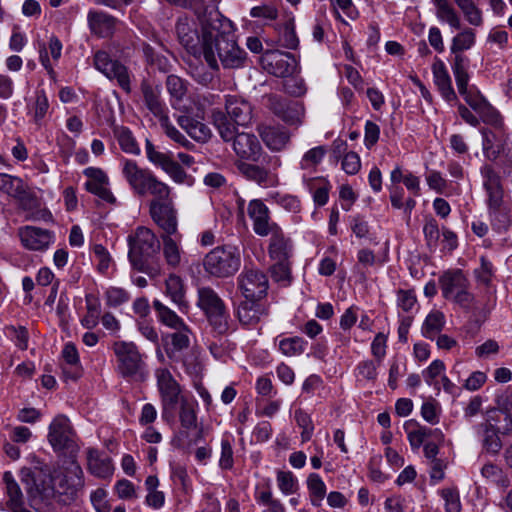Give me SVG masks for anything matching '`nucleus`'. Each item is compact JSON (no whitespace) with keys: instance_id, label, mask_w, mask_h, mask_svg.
<instances>
[{"instance_id":"f257e3e1","label":"nucleus","mask_w":512,"mask_h":512,"mask_svg":"<svg viewBox=\"0 0 512 512\" xmlns=\"http://www.w3.org/2000/svg\"><path fill=\"white\" fill-rule=\"evenodd\" d=\"M213 24L204 33V49L201 53L213 71L241 69L246 65L247 52L237 42L233 23L221 13H213Z\"/></svg>"},{"instance_id":"f03ea898","label":"nucleus","mask_w":512,"mask_h":512,"mask_svg":"<svg viewBox=\"0 0 512 512\" xmlns=\"http://www.w3.org/2000/svg\"><path fill=\"white\" fill-rule=\"evenodd\" d=\"M439 286L446 300L454 302L463 309L471 310L478 318L486 319L496 303L493 293H488L483 301L475 300L474 295L469 291L470 282L460 269L445 271L439 277Z\"/></svg>"},{"instance_id":"7ed1b4c3","label":"nucleus","mask_w":512,"mask_h":512,"mask_svg":"<svg viewBox=\"0 0 512 512\" xmlns=\"http://www.w3.org/2000/svg\"><path fill=\"white\" fill-rule=\"evenodd\" d=\"M128 259L132 267L151 277L160 274V265L154 262L160 250L161 243L155 232L145 226H139L128 237Z\"/></svg>"},{"instance_id":"20e7f679","label":"nucleus","mask_w":512,"mask_h":512,"mask_svg":"<svg viewBox=\"0 0 512 512\" xmlns=\"http://www.w3.org/2000/svg\"><path fill=\"white\" fill-rule=\"evenodd\" d=\"M214 12L220 13L216 4L205 6L203 11L197 10V19L187 14L177 18L175 33L179 43L189 54L195 57L201 56L204 49V33L208 30V26L213 24Z\"/></svg>"},{"instance_id":"39448f33","label":"nucleus","mask_w":512,"mask_h":512,"mask_svg":"<svg viewBox=\"0 0 512 512\" xmlns=\"http://www.w3.org/2000/svg\"><path fill=\"white\" fill-rule=\"evenodd\" d=\"M122 175L134 195L138 197L151 196V200H164L172 197V189L161 181L152 170L141 167L131 159L122 161Z\"/></svg>"},{"instance_id":"423d86ee","label":"nucleus","mask_w":512,"mask_h":512,"mask_svg":"<svg viewBox=\"0 0 512 512\" xmlns=\"http://www.w3.org/2000/svg\"><path fill=\"white\" fill-rule=\"evenodd\" d=\"M112 351L116 358L117 373L129 380L144 381L148 376L145 355L134 342L115 341Z\"/></svg>"},{"instance_id":"0eeeda50","label":"nucleus","mask_w":512,"mask_h":512,"mask_svg":"<svg viewBox=\"0 0 512 512\" xmlns=\"http://www.w3.org/2000/svg\"><path fill=\"white\" fill-rule=\"evenodd\" d=\"M154 376L160 398L161 417L164 421L171 422L175 419L178 401L187 395L168 368H157Z\"/></svg>"},{"instance_id":"6e6552de","label":"nucleus","mask_w":512,"mask_h":512,"mask_svg":"<svg viewBox=\"0 0 512 512\" xmlns=\"http://www.w3.org/2000/svg\"><path fill=\"white\" fill-rule=\"evenodd\" d=\"M48 441L54 451L63 452L72 458L71 466L75 475H82L81 467L76 463L79 446L76 442V433L70 420L65 415L56 416L49 425Z\"/></svg>"},{"instance_id":"1a4fd4ad","label":"nucleus","mask_w":512,"mask_h":512,"mask_svg":"<svg viewBox=\"0 0 512 512\" xmlns=\"http://www.w3.org/2000/svg\"><path fill=\"white\" fill-rule=\"evenodd\" d=\"M241 266V253L236 246L222 245L213 248L203 259V268L210 276L228 278Z\"/></svg>"},{"instance_id":"9d476101","label":"nucleus","mask_w":512,"mask_h":512,"mask_svg":"<svg viewBox=\"0 0 512 512\" xmlns=\"http://www.w3.org/2000/svg\"><path fill=\"white\" fill-rule=\"evenodd\" d=\"M500 416V410L491 409L487 412L485 420L474 427L482 453L497 456L502 449L500 429L497 425L500 422Z\"/></svg>"},{"instance_id":"9b49d317","label":"nucleus","mask_w":512,"mask_h":512,"mask_svg":"<svg viewBox=\"0 0 512 512\" xmlns=\"http://www.w3.org/2000/svg\"><path fill=\"white\" fill-rule=\"evenodd\" d=\"M21 482L31 502L48 501L55 495L51 478L40 470L22 469Z\"/></svg>"},{"instance_id":"f8f14e48","label":"nucleus","mask_w":512,"mask_h":512,"mask_svg":"<svg viewBox=\"0 0 512 512\" xmlns=\"http://www.w3.org/2000/svg\"><path fill=\"white\" fill-rule=\"evenodd\" d=\"M237 286L245 299L263 300L267 295L269 281L264 272L244 268L237 277Z\"/></svg>"},{"instance_id":"ddd939ff","label":"nucleus","mask_w":512,"mask_h":512,"mask_svg":"<svg viewBox=\"0 0 512 512\" xmlns=\"http://www.w3.org/2000/svg\"><path fill=\"white\" fill-rule=\"evenodd\" d=\"M148 207L151 219L163 231L162 234H176L178 218L172 197L161 201L150 200Z\"/></svg>"},{"instance_id":"4468645a","label":"nucleus","mask_w":512,"mask_h":512,"mask_svg":"<svg viewBox=\"0 0 512 512\" xmlns=\"http://www.w3.org/2000/svg\"><path fill=\"white\" fill-rule=\"evenodd\" d=\"M262 68L276 77H288L294 74L298 68V62L294 55L278 50H268L261 56Z\"/></svg>"},{"instance_id":"2eb2a0df","label":"nucleus","mask_w":512,"mask_h":512,"mask_svg":"<svg viewBox=\"0 0 512 512\" xmlns=\"http://www.w3.org/2000/svg\"><path fill=\"white\" fill-rule=\"evenodd\" d=\"M145 152L149 162L160 167L174 182L185 183L188 175L182 166L173 159L172 154L159 151L149 139L145 141Z\"/></svg>"},{"instance_id":"dca6fc26","label":"nucleus","mask_w":512,"mask_h":512,"mask_svg":"<svg viewBox=\"0 0 512 512\" xmlns=\"http://www.w3.org/2000/svg\"><path fill=\"white\" fill-rule=\"evenodd\" d=\"M94 66L109 79H116L119 86L126 92H131V81L128 69L117 60H112L105 51L94 55Z\"/></svg>"},{"instance_id":"f3484780","label":"nucleus","mask_w":512,"mask_h":512,"mask_svg":"<svg viewBox=\"0 0 512 512\" xmlns=\"http://www.w3.org/2000/svg\"><path fill=\"white\" fill-rule=\"evenodd\" d=\"M0 191L17 200L20 207L24 210L36 206L37 199L35 195L19 177L1 173Z\"/></svg>"},{"instance_id":"a211bd4d","label":"nucleus","mask_w":512,"mask_h":512,"mask_svg":"<svg viewBox=\"0 0 512 512\" xmlns=\"http://www.w3.org/2000/svg\"><path fill=\"white\" fill-rule=\"evenodd\" d=\"M247 214L252 221V228L256 235L266 237L280 225L273 221L270 210L260 199H253L248 203Z\"/></svg>"},{"instance_id":"6ab92c4d","label":"nucleus","mask_w":512,"mask_h":512,"mask_svg":"<svg viewBox=\"0 0 512 512\" xmlns=\"http://www.w3.org/2000/svg\"><path fill=\"white\" fill-rule=\"evenodd\" d=\"M483 179V188L486 193V204L488 206H498L505 203L504 189L500 175L491 165H483L480 169Z\"/></svg>"},{"instance_id":"aec40b11","label":"nucleus","mask_w":512,"mask_h":512,"mask_svg":"<svg viewBox=\"0 0 512 512\" xmlns=\"http://www.w3.org/2000/svg\"><path fill=\"white\" fill-rule=\"evenodd\" d=\"M21 244L31 251H44L53 243L54 236L49 230L35 226H24L18 229Z\"/></svg>"},{"instance_id":"412c9836","label":"nucleus","mask_w":512,"mask_h":512,"mask_svg":"<svg viewBox=\"0 0 512 512\" xmlns=\"http://www.w3.org/2000/svg\"><path fill=\"white\" fill-rule=\"evenodd\" d=\"M267 315L268 306L262 300L245 299L237 308V318L247 328L255 327Z\"/></svg>"},{"instance_id":"4be33fe9","label":"nucleus","mask_w":512,"mask_h":512,"mask_svg":"<svg viewBox=\"0 0 512 512\" xmlns=\"http://www.w3.org/2000/svg\"><path fill=\"white\" fill-rule=\"evenodd\" d=\"M460 95L464 98L465 102L480 115L483 122L488 124H496L498 122V112L474 86L470 87L466 93H461Z\"/></svg>"},{"instance_id":"5701e85b","label":"nucleus","mask_w":512,"mask_h":512,"mask_svg":"<svg viewBox=\"0 0 512 512\" xmlns=\"http://www.w3.org/2000/svg\"><path fill=\"white\" fill-rule=\"evenodd\" d=\"M118 19L104 11L89 10L87 13L88 27L93 35L110 38L116 30Z\"/></svg>"},{"instance_id":"b1692460","label":"nucleus","mask_w":512,"mask_h":512,"mask_svg":"<svg viewBox=\"0 0 512 512\" xmlns=\"http://www.w3.org/2000/svg\"><path fill=\"white\" fill-rule=\"evenodd\" d=\"M227 117L239 126H247L253 116L252 105L244 98L237 95H228L225 100Z\"/></svg>"},{"instance_id":"393cba45","label":"nucleus","mask_w":512,"mask_h":512,"mask_svg":"<svg viewBox=\"0 0 512 512\" xmlns=\"http://www.w3.org/2000/svg\"><path fill=\"white\" fill-rule=\"evenodd\" d=\"M233 150L241 159L257 162L262 153V147L254 134L241 132L232 141Z\"/></svg>"},{"instance_id":"a878e982","label":"nucleus","mask_w":512,"mask_h":512,"mask_svg":"<svg viewBox=\"0 0 512 512\" xmlns=\"http://www.w3.org/2000/svg\"><path fill=\"white\" fill-rule=\"evenodd\" d=\"M268 254L274 261L289 260L292 256L293 245L289 237H287L279 226L269 235Z\"/></svg>"},{"instance_id":"bb28decb","label":"nucleus","mask_w":512,"mask_h":512,"mask_svg":"<svg viewBox=\"0 0 512 512\" xmlns=\"http://www.w3.org/2000/svg\"><path fill=\"white\" fill-rule=\"evenodd\" d=\"M257 131L264 144L272 151L283 150L290 141V134L285 127L261 124Z\"/></svg>"},{"instance_id":"cd10ccee","label":"nucleus","mask_w":512,"mask_h":512,"mask_svg":"<svg viewBox=\"0 0 512 512\" xmlns=\"http://www.w3.org/2000/svg\"><path fill=\"white\" fill-rule=\"evenodd\" d=\"M141 92L146 108L159 120L167 115L165 104L161 100V87L158 84L144 80Z\"/></svg>"},{"instance_id":"c85d7f7f","label":"nucleus","mask_w":512,"mask_h":512,"mask_svg":"<svg viewBox=\"0 0 512 512\" xmlns=\"http://www.w3.org/2000/svg\"><path fill=\"white\" fill-rule=\"evenodd\" d=\"M87 466L89 472L98 478H110L114 472L112 459L95 448L87 450Z\"/></svg>"},{"instance_id":"c756f323","label":"nucleus","mask_w":512,"mask_h":512,"mask_svg":"<svg viewBox=\"0 0 512 512\" xmlns=\"http://www.w3.org/2000/svg\"><path fill=\"white\" fill-rule=\"evenodd\" d=\"M432 73L434 83L437 86L442 97L449 102L456 100L457 96L452 87L451 77L442 60L436 59L434 61L432 65Z\"/></svg>"},{"instance_id":"7c9ffc66","label":"nucleus","mask_w":512,"mask_h":512,"mask_svg":"<svg viewBox=\"0 0 512 512\" xmlns=\"http://www.w3.org/2000/svg\"><path fill=\"white\" fill-rule=\"evenodd\" d=\"M197 306L208 316L226 308V304L219 294L211 287H200L197 291Z\"/></svg>"},{"instance_id":"2f4dec72","label":"nucleus","mask_w":512,"mask_h":512,"mask_svg":"<svg viewBox=\"0 0 512 512\" xmlns=\"http://www.w3.org/2000/svg\"><path fill=\"white\" fill-rule=\"evenodd\" d=\"M197 408V401L189 398L188 396L181 399L177 403V412L180 425L187 431L193 430L197 427Z\"/></svg>"},{"instance_id":"473e14b6","label":"nucleus","mask_w":512,"mask_h":512,"mask_svg":"<svg viewBox=\"0 0 512 512\" xmlns=\"http://www.w3.org/2000/svg\"><path fill=\"white\" fill-rule=\"evenodd\" d=\"M403 428L407 433L408 441L413 450L419 449L423 445L424 441L431 437L434 433H437L443 437L439 430H432L431 428L421 426L414 420L406 421Z\"/></svg>"},{"instance_id":"72a5a7b5","label":"nucleus","mask_w":512,"mask_h":512,"mask_svg":"<svg viewBox=\"0 0 512 512\" xmlns=\"http://www.w3.org/2000/svg\"><path fill=\"white\" fill-rule=\"evenodd\" d=\"M179 126L184 129L191 138L198 142H206L211 138L210 128L189 115H181L177 118Z\"/></svg>"},{"instance_id":"f704fd0d","label":"nucleus","mask_w":512,"mask_h":512,"mask_svg":"<svg viewBox=\"0 0 512 512\" xmlns=\"http://www.w3.org/2000/svg\"><path fill=\"white\" fill-rule=\"evenodd\" d=\"M238 169L247 179L255 181L259 185L273 186L277 182L275 174L260 166L241 162L238 164Z\"/></svg>"},{"instance_id":"c9c22d12","label":"nucleus","mask_w":512,"mask_h":512,"mask_svg":"<svg viewBox=\"0 0 512 512\" xmlns=\"http://www.w3.org/2000/svg\"><path fill=\"white\" fill-rule=\"evenodd\" d=\"M3 482L5 484L6 494L8 496V505L13 512H20L24 508V494L15 481L11 472L7 471L3 474Z\"/></svg>"},{"instance_id":"e433bc0d","label":"nucleus","mask_w":512,"mask_h":512,"mask_svg":"<svg viewBox=\"0 0 512 512\" xmlns=\"http://www.w3.org/2000/svg\"><path fill=\"white\" fill-rule=\"evenodd\" d=\"M214 336L223 337L235 330L227 307L206 316Z\"/></svg>"},{"instance_id":"4c0bfd02","label":"nucleus","mask_w":512,"mask_h":512,"mask_svg":"<svg viewBox=\"0 0 512 512\" xmlns=\"http://www.w3.org/2000/svg\"><path fill=\"white\" fill-rule=\"evenodd\" d=\"M212 121L214 127L217 129L220 137L225 142L233 141L238 134L237 124H235L227 115L221 110H214L212 112Z\"/></svg>"},{"instance_id":"58836bf2","label":"nucleus","mask_w":512,"mask_h":512,"mask_svg":"<svg viewBox=\"0 0 512 512\" xmlns=\"http://www.w3.org/2000/svg\"><path fill=\"white\" fill-rule=\"evenodd\" d=\"M189 334H191V329L184 325V327H180L176 329V332L170 335L171 338V347L166 348V354L171 361L177 362L180 360V352L190 345Z\"/></svg>"},{"instance_id":"ea45409f","label":"nucleus","mask_w":512,"mask_h":512,"mask_svg":"<svg viewBox=\"0 0 512 512\" xmlns=\"http://www.w3.org/2000/svg\"><path fill=\"white\" fill-rule=\"evenodd\" d=\"M481 133L483 136L482 146L485 156L490 160H495L504 151V139L488 129H483Z\"/></svg>"},{"instance_id":"a19ab883","label":"nucleus","mask_w":512,"mask_h":512,"mask_svg":"<svg viewBox=\"0 0 512 512\" xmlns=\"http://www.w3.org/2000/svg\"><path fill=\"white\" fill-rule=\"evenodd\" d=\"M173 234H162L163 256L168 267L176 269L182 260V250L179 244L171 236Z\"/></svg>"},{"instance_id":"79ce46f5","label":"nucleus","mask_w":512,"mask_h":512,"mask_svg":"<svg viewBox=\"0 0 512 512\" xmlns=\"http://www.w3.org/2000/svg\"><path fill=\"white\" fill-rule=\"evenodd\" d=\"M487 208L490 223L494 230L501 232L510 226V208L506 202L498 206H488Z\"/></svg>"},{"instance_id":"37998d69","label":"nucleus","mask_w":512,"mask_h":512,"mask_svg":"<svg viewBox=\"0 0 512 512\" xmlns=\"http://www.w3.org/2000/svg\"><path fill=\"white\" fill-rule=\"evenodd\" d=\"M165 287L167 295L180 309L188 307L185 301L184 284L179 276L170 274L165 281Z\"/></svg>"},{"instance_id":"c03bdc74","label":"nucleus","mask_w":512,"mask_h":512,"mask_svg":"<svg viewBox=\"0 0 512 512\" xmlns=\"http://www.w3.org/2000/svg\"><path fill=\"white\" fill-rule=\"evenodd\" d=\"M476 33L472 28H464L461 32L455 35L451 43V53L454 57L464 56L463 51L469 50L475 44Z\"/></svg>"},{"instance_id":"a18cd8bd","label":"nucleus","mask_w":512,"mask_h":512,"mask_svg":"<svg viewBox=\"0 0 512 512\" xmlns=\"http://www.w3.org/2000/svg\"><path fill=\"white\" fill-rule=\"evenodd\" d=\"M469 64V59L466 56H458L454 57L452 63V72L455 77L456 85L459 94L466 93V91L470 88L468 86L469 83V74L467 71V67Z\"/></svg>"},{"instance_id":"49530a36","label":"nucleus","mask_w":512,"mask_h":512,"mask_svg":"<svg viewBox=\"0 0 512 512\" xmlns=\"http://www.w3.org/2000/svg\"><path fill=\"white\" fill-rule=\"evenodd\" d=\"M437 18L454 29L461 28V18L448 0H433Z\"/></svg>"},{"instance_id":"de8ad7c7","label":"nucleus","mask_w":512,"mask_h":512,"mask_svg":"<svg viewBox=\"0 0 512 512\" xmlns=\"http://www.w3.org/2000/svg\"><path fill=\"white\" fill-rule=\"evenodd\" d=\"M153 307L157 313L159 321L162 324L175 330L186 325L184 321L173 310L168 308L161 301L154 300Z\"/></svg>"},{"instance_id":"09e8293b","label":"nucleus","mask_w":512,"mask_h":512,"mask_svg":"<svg viewBox=\"0 0 512 512\" xmlns=\"http://www.w3.org/2000/svg\"><path fill=\"white\" fill-rule=\"evenodd\" d=\"M455 4L461 10L465 20L472 26H482L483 14L481 9L473 0H454Z\"/></svg>"},{"instance_id":"8fccbe9b","label":"nucleus","mask_w":512,"mask_h":512,"mask_svg":"<svg viewBox=\"0 0 512 512\" xmlns=\"http://www.w3.org/2000/svg\"><path fill=\"white\" fill-rule=\"evenodd\" d=\"M114 135L123 152L133 155L140 154L138 143L129 128L124 126L116 127L114 128Z\"/></svg>"},{"instance_id":"3c124183","label":"nucleus","mask_w":512,"mask_h":512,"mask_svg":"<svg viewBox=\"0 0 512 512\" xmlns=\"http://www.w3.org/2000/svg\"><path fill=\"white\" fill-rule=\"evenodd\" d=\"M445 325V316L441 311H431L424 321L422 332L426 338L433 339Z\"/></svg>"},{"instance_id":"603ef678","label":"nucleus","mask_w":512,"mask_h":512,"mask_svg":"<svg viewBox=\"0 0 512 512\" xmlns=\"http://www.w3.org/2000/svg\"><path fill=\"white\" fill-rule=\"evenodd\" d=\"M62 357L65 360L66 364L69 366L71 371H67V368L64 367V373L71 379L76 380L80 376L79 369V355L78 351L73 343L65 344L62 350Z\"/></svg>"},{"instance_id":"864d4df0","label":"nucleus","mask_w":512,"mask_h":512,"mask_svg":"<svg viewBox=\"0 0 512 512\" xmlns=\"http://www.w3.org/2000/svg\"><path fill=\"white\" fill-rule=\"evenodd\" d=\"M481 474L489 482L500 488H507L510 485V481L502 468L493 463L485 464L481 469Z\"/></svg>"},{"instance_id":"5fc2aeb1","label":"nucleus","mask_w":512,"mask_h":512,"mask_svg":"<svg viewBox=\"0 0 512 512\" xmlns=\"http://www.w3.org/2000/svg\"><path fill=\"white\" fill-rule=\"evenodd\" d=\"M326 148L324 146L313 147L308 150L300 161V168L309 171L310 173L316 170V167L321 163L326 155Z\"/></svg>"},{"instance_id":"6e6d98bb","label":"nucleus","mask_w":512,"mask_h":512,"mask_svg":"<svg viewBox=\"0 0 512 512\" xmlns=\"http://www.w3.org/2000/svg\"><path fill=\"white\" fill-rule=\"evenodd\" d=\"M307 487L310 492L312 505L319 506L326 494L325 483L318 474L312 473L307 478Z\"/></svg>"},{"instance_id":"4d7b16f0","label":"nucleus","mask_w":512,"mask_h":512,"mask_svg":"<svg viewBox=\"0 0 512 512\" xmlns=\"http://www.w3.org/2000/svg\"><path fill=\"white\" fill-rule=\"evenodd\" d=\"M279 43L287 49H296L299 46V39L295 32L293 21H286L279 32Z\"/></svg>"},{"instance_id":"13d9d810","label":"nucleus","mask_w":512,"mask_h":512,"mask_svg":"<svg viewBox=\"0 0 512 512\" xmlns=\"http://www.w3.org/2000/svg\"><path fill=\"white\" fill-rule=\"evenodd\" d=\"M218 465L222 470H231L234 466V451L231 436L221 439V452Z\"/></svg>"},{"instance_id":"bf43d9fd","label":"nucleus","mask_w":512,"mask_h":512,"mask_svg":"<svg viewBox=\"0 0 512 512\" xmlns=\"http://www.w3.org/2000/svg\"><path fill=\"white\" fill-rule=\"evenodd\" d=\"M307 342L301 337H290L280 340L279 349L286 356H296L304 352Z\"/></svg>"},{"instance_id":"052dcab7","label":"nucleus","mask_w":512,"mask_h":512,"mask_svg":"<svg viewBox=\"0 0 512 512\" xmlns=\"http://www.w3.org/2000/svg\"><path fill=\"white\" fill-rule=\"evenodd\" d=\"M183 367L187 374L198 376L202 371V363L200 359V353L196 349H191L182 358Z\"/></svg>"},{"instance_id":"680f3d73","label":"nucleus","mask_w":512,"mask_h":512,"mask_svg":"<svg viewBox=\"0 0 512 512\" xmlns=\"http://www.w3.org/2000/svg\"><path fill=\"white\" fill-rule=\"evenodd\" d=\"M423 233L428 248L431 251L436 250L440 239V229L437 221L433 218L428 219L424 224Z\"/></svg>"},{"instance_id":"e2e57ef3","label":"nucleus","mask_w":512,"mask_h":512,"mask_svg":"<svg viewBox=\"0 0 512 512\" xmlns=\"http://www.w3.org/2000/svg\"><path fill=\"white\" fill-rule=\"evenodd\" d=\"M295 421L297 425L302 428L301 439L303 442L309 441L313 435L314 425L308 413L302 409L295 411Z\"/></svg>"},{"instance_id":"0e129e2a","label":"nucleus","mask_w":512,"mask_h":512,"mask_svg":"<svg viewBox=\"0 0 512 512\" xmlns=\"http://www.w3.org/2000/svg\"><path fill=\"white\" fill-rule=\"evenodd\" d=\"M97 261V270L101 274H107L113 264L112 257L108 250L101 244H95L92 248Z\"/></svg>"},{"instance_id":"69168bd1","label":"nucleus","mask_w":512,"mask_h":512,"mask_svg":"<svg viewBox=\"0 0 512 512\" xmlns=\"http://www.w3.org/2000/svg\"><path fill=\"white\" fill-rule=\"evenodd\" d=\"M277 484L281 492L285 495L293 494L298 488L297 479L290 471H278Z\"/></svg>"},{"instance_id":"338daca9","label":"nucleus","mask_w":512,"mask_h":512,"mask_svg":"<svg viewBox=\"0 0 512 512\" xmlns=\"http://www.w3.org/2000/svg\"><path fill=\"white\" fill-rule=\"evenodd\" d=\"M283 87L286 93L294 97H300L304 95L307 91L303 78L295 76L294 74L285 77Z\"/></svg>"},{"instance_id":"774afa93","label":"nucleus","mask_w":512,"mask_h":512,"mask_svg":"<svg viewBox=\"0 0 512 512\" xmlns=\"http://www.w3.org/2000/svg\"><path fill=\"white\" fill-rule=\"evenodd\" d=\"M441 496L445 501L446 512H460L461 502L459 492L456 488H444L441 490Z\"/></svg>"}]
</instances>
